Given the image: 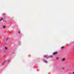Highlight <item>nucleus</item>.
<instances>
[{"label":"nucleus","instance_id":"nucleus-11","mask_svg":"<svg viewBox=\"0 0 74 74\" xmlns=\"http://www.w3.org/2000/svg\"><path fill=\"white\" fill-rule=\"evenodd\" d=\"M18 34H21V31H19L17 32Z\"/></svg>","mask_w":74,"mask_h":74},{"label":"nucleus","instance_id":"nucleus-13","mask_svg":"<svg viewBox=\"0 0 74 74\" xmlns=\"http://www.w3.org/2000/svg\"><path fill=\"white\" fill-rule=\"evenodd\" d=\"M3 18H1V19H0V21H1L3 20Z\"/></svg>","mask_w":74,"mask_h":74},{"label":"nucleus","instance_id":"nucleus-5","mask_svg":"<svg viewBox=\"0 0 74 74\" xmlns=\"http://www.w3.org/2000/svg\"><path fill=\"white\" fill-rule=\"evenodd\" d=\"M43 61L46 63H48V61H47L44 59L43 60Z\"/></svg>","mask_w":74,"mask_h":74},{"label":"nucleus","instance_id":"nucleus-12","mask_svg":"<svg viewBox=\"0 0 74 74\" xmlns=\"http://www.w3.org/2000/svg\"><path fill=\"white\" fill-rule=\"evenodd\" d=\"M64 48V47L63 46L61 47V49H63Z\"/></svg>","mask_w":74,"mask_h":74},{"label":"nucleus","instance_id":"nucleus-3","mask_svg":"<svg viewBox=\"0 0 74 74\" xmlns=\"http://www.w3.org/2000/svg\"><path fill=\"white\" fill-rule=\"evenodd\" d=\"M58 54V52H55L54 53H53V55H57Z\"/></svg>","mask_w":74,"mask_h":74},{"label":"nucleus","instance_id":"nucleus-8","mask_svg":"<svg viewBox=\"0 0 74 74\" xmlns=\"http://www.w3.org/2000/svg\"><path fill=\"white\" fill-rule=\"evenodd\" d=\"M49 58H52L53 57V56H49Z\"/></svg>","mask_w":74,"mask_h":74},{"label":"nucleus","instance_id":"nucleus-9","mask_svg":"<svg viewBox=\"0 0 74 74\" xmlns=\"http://www.w3.org/2000/svg\"><path fill=\"white\" fill-rule=\"evenodd\" d=\"M5 26H3V28L5 29Z\"/></svg>","mask_w":74,"mask_h":74},{"label":"nucleus","instance_id":"nucleus-16","mask_svg":"<svg viewBox=\"0 0 74 74\" xmlns=\"http://www.w3.org/2000/svg\"><path fill=\"white\" fill-rule=\"evenodd\" d=\"M8 62H10V60H8Z\"/></svg>","mask_w":74,"mask_h":74},{"label":"nucleus","instance_id":"nucleus-1","mask_svg":"<svg viewBox=\"0 0 74 74\" xmlns=\"http://www.w3.org/2000/svg\"><path fill=\"white\" fill-rule=\"evenodd\" d=\"M43 57L44 58H45L46 59H48V58H49V56H48L47 55L44 56Z\"/></svg>","mask_w":74,"mask_h":74},{"label":"nucleus","instance_id":"nucleus-6","mask_svg":"<svg viewBox=\"0 0 74 74\" xmlns=\"http://www.w3.org/2000/svg\"><path fill=\"white\" fill-rule=\"evenodd\" d=\"M9 38L8 37H7L6 38V40L7 41H8L9 40Z\"/></svg>","mask_w":74,"mask_h":74},{"label":"nucleus","instance_id":"nucleus-10","mask_svg":"<svg viewBox=\"0 0 74 74\" xmlns=\"http://www.w3.org/2000/svg\"><path fill=\"white\" fill-rule=\"evenodd\" d=\"M5 15V13H3L2 14V16H4Z\"/></svg>","mask_w":74,"mask_h":74},{"label":"nucleus","instance_id":"nucleus-15","mask_svg":"<svg viewBox=\"0 0 74 74\" xmlns=\"http://www.w3.org/2000/svg\"><path fill=\"white\" fill-rule=\"evenodd\" d=\"M62 69H63V70H64V68H62Z\"/></svg>","mask_w":74,"mask_h":74},{"label":"nucleus","instance_id":"nucleus-4","mask_svg":"<svg viewBox=\"0 0 74 74\" xmlns=\"http://www.w3.org/2000/svg\"><path fill=\"white\" fill-rule=\"evenodd\" d=\"M7 62V61L5 60L3 62V63H2L1 64V65L2 66H3V65H4V64H5V62Z\"/></svg>","mask_w":74,"mask_h":74},{"label":"nucleus","instance_id":"nucleus-18","mask_svg":"<svg viewBox=\"0 0 74 74\" xmlns=\"http://www.w3.org/2000/svg\"><path fill=\"white\" fill-rule=\"evenodd\" d=\"M73 74H74V71L73 72Z\"/></svg>","mask_w":74,"mask_h":74},{"label":"nucleus","instance_id":"nucleus-19","mask_svg":"<svg viewBox=\"0 0 74 74\" xmlns=\"http://www.w3.org/2000/svg\"><path fill=\"white\" fill-rule=\"evenodd\" d=\"M5 56H4V57H5Z\"/></svg>","mask_w":74,"mask_h":74},{"label":"nucleus","instance_id":"nucleus-7","mask_svg":"<svg viewBox=\"0 0 74 74\" xmlns=\"http://www.w3.org/2000/svg\"><path fill=\"white\" fill-rule=\"evenodd\" d=\"M66 59H65V58H63L62 60H61V61L62 62H63Z\"/></svg>","mask_w":74,"mask_h":74},{"label":"nucleus","instance_id":"nucleus-2","mask_svg":"<svg viewBox=\"0 0 74 74\" xmlns=\"http://www.w3.org/2000/svg\"><path fill=\"white\" fill-rule=\"evenodd\" d=\"M7 47L6 46H5L4 48L3 52H5V50H7Z\"/></svg>","mask_w":74,"mask_h":74},{"label":"nucleus","instance_id":"nucleus-17","mask_svg":"<svg viewBox=\"0 0 74 74\" xmlns=\"http://www.w3.org/2000/svg\"><path fill=\"white\" fill-rule=\"evenodd\" d=\"M5 23L7 22V21H5Z\"/></svg>","mask_w":74,"mask_h":74},{"label":"nucleus","instance_id":"nucleus-14","mask_svg":"<svg viewBox=\"0 0 74 74\" xmlns=\"http://www.w3.org/2000/svg\"><path fill=\"white\" fill-rule=\"evenodd\" d=\"M58 59H59V58L57 57V58H56V59L57 60H58Z\"/></svg>","mask_w":74,"mask_h":74}]
</instances>
